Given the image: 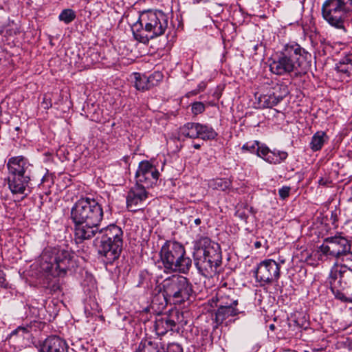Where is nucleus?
Returning <instances> with one entry per match:
<instances>
[{"label": "nucleus", "instance_id": "obj_24", "mask_svg": "<svg viewBox=\"0 0 352 352\" xmlns=\"http://www.w3.org/2000/svg\"><path fill=\"white\" fill-rule=\"evenodd\" d=\"M336 69L346 77L352 76V53L346 55L337 64Z\"/></svg>", "mask_w": 352, "mask_h": 352}, {"label": "nucleus", "instance_id": "obj_46", "mask_svg": "<svg viewBox=\"0 0 352 352\" xmlns=\"http://www.w3.org/2000/svg\"><path fill=\"white\" fill-rule=\"evenodd\" d=\"M270 328L271 329H273L274 328V324H271V325L270 326Z\"/></svg>", "mask_w": 352, "mask_h": 352}, {"label": "nucleus", "instance_id": "obj_35", "mask_svg": "<svg viewBox=\"0 0 352 352\" xmlns=\"http://www.w3.org/2000/svg\"><path fill=\"white\" fill-rule=\"evenodd\" d=\"M165 352H183V349L179 344L173 342L168 344Z\"/></svg>", "mask_w": 352, "mask_h": 352}, {"label": "nucleus", "instance_id": "obj_3", "mask_svg": "<svg viewBox=\"0 0 352 352\" xmlns=\"http://www.w3.org/2000/svg\"><path fill=\"white\" fill-rule=\"evenodd\" d=\"M168 17L160 10L142 12L138 21L131 25L134 38L140 43H148L151 38L161 36L168 28Z\"/></svg>", "mask_w": 352, "mask_h": 352}, {"label": "nucleus", "instance_id": "obj_1", "mask_svg": "<svg viewBox=\"0 0 352 352\" xmlns=\"http://www.w3.org/2000/svg\"><path fill=\"white\" fill-rule=\"evenodd\" d=\"M103 216L102 207L96 199L86 197L78 200L70 212L76 243L96 236Z\"/></svg>", "mask_w": 352, "mask_h": 352}, {"label": "nucleus", "instance_id": "obj_15", "mask_svg": "<svg viewBox=\"0 0 352 352\" xmlns=\"http://www.w3.org/2000/svg\"><path fill=\"white\" fill-rule=\"evenodd\" d=\"M148 197L146 188L137 184L128 192L126 201L129 210L135 212L141 209Z\"/></svg>", "mask_w": 352, "mask_h": 352}, {"label": "nucleus", "instance_id": "obj_30", "mask_svg": "<svg viewBox=\"0 0 352 352\" xmlns=\"http://www.w3.org/2000/svg\"><path fill=\"white\" fill-rule=\"evenodd\" d=\"M262 147H266L264 144H261L258 141H250L244 144L242 146V149L248 151L251 153H256L257 156L262 158L261 150Z\"/></svg>", "mask_w": 352, "mask_h": 352}, {"label": "nucleus", "instance_id": "obj_27", "mask_svg": "<svg viewBox=\"0 0 352 352\" xmlns=\"http://www.w3.org/2000/svg\"><path fill=\"white\" fill-rule=\"evenodd\" d=\"M135 76V87L138 90L145 91L151 89L153 86V82L150 80L148 76L142 75L139 73L134 74Z\"/></svg>", "mask_w": 352, "mask_h": 352}, {"label": "nucleus", "instance_id": "obj_41", "mask_svg": "<svg viewBox=\"0 0 352 352\" xmlns=\"http://www.w3.org/2000/svg\"><path fill=\"white\" fill-rule=\"evenodd\" d=\"M236 215L243 220H246L248 218V215L245 214L244 212H241L240 210H238L236 212Z\"/></svg>", "mask_w": 352, "mask_h": 352}, {"label": "nucleus", "instance_id": "obj_47", "mask_svg": "<svg viewBox=\"0 0 352 352\" xmlns=\"http://www.w3.org/2000/svg\"><path fill=\"white\" fill-rule=\"evenodd\" d=\"M319 183H320V184H323V183H322V180H320V181L319 182Z\"/></svg>", "mask_w": 352, "mask_h": 352}, {"label": "nucleus", "instance_id": "obj_11", "mask_svg": "<svg viewBox=\"0 0 352 352\" xmlns=\"http://www.w3.org/2000/svg\"><path fill=\"white\" fill-rule=\"evenodd\" d=\"M329 274L334 287H352V250L339 258L332 267Z\"/></svg>", "mask_w": 352, "mask_h": 352}, {"label": "nucleus", "instance_id": "obj_17", "mask_svg": "<svg viewBox=\"0 0 352 352\" xmlns=\"http://www.w3.org/2000/svg\"><path fill=\"white\" fill-rule=\"evenodd\" d=\"M217 307H236L238 300L235 298L234 291L222 287L219 289L217 296Z\"/></svg>", "mask_w": 352, "mask_h": 352}, {"label": "nucleus", "instance_id": "obj_40", "mask_svg": "<svg viewBox=\"0 0 352 352\" xmlns=\"http://www.w3.org/2000/svg\"><path fill=\"white\" fill-rule=\"evenodd\" d=\"M206 87V85L204 82H200L198 85V89L192 91V94L195 95V94H198L199 91L204 90Z\"/></svg>", "mask_w": 352, "mask_h": 352}, {"label": "nucleus", "instance_id": "obj_10", "mask_svg": "<svg viewBox=\"0 0 352 352\" xmlns=\"http://www.w3.org/2000/svg\"><path fill=\"white\" fill-rule=\"evenodd\" d=\"M352 248L351 241L341 233L324 239L317 251L320 260L336 259L343 256Z\"/></svg>", "mask_w": 352, "mask_h": 352}, {"label": "nucleus", "instance_id": "obj_8", "mask_svg": "<svg viewBox=\"0 0 352 352\" xmlns=\"http://www.w3.org/2000/svg\"><path fill=\"white\" fill-rule=\"evenodd\" d=\"M72 253L65 249L45 250L41 255V268L49 275L64 276L74 267Z\"/></svg>", "mask_w": 352, "mask_h": 352}, {"label": "nucleus", "instance_id": "obj_9", "mask_svg": "<svg viewBox=\"0 0 352 352\" xmlns=\"http://www.w3.org/2000/svg\"><path fill=\"white\" fill-rule=\"evenodd\" d=\"M160 292L166 302L181 303L188 298L192 288L188 279L180 275H172L165 278L160 285Z\"/></svg>", "mask_w": 352, "mask_h": 352}, {"label": "nucleus", "instance_id": "obj_32", "mask_svg": "<svg viewBox=\"0 0 352 352\" xmlns=\"http://www.w3.org/2000/svg\"><path fill=\"white\" fill-rule=\"evenodd\" d=\"M76 18V13L72 9L63 10L58 16L60 21H63L66 24L70 23Z\"/></svg>", "mask_w": 352, "mask_h": 352}, {"label": "nucleus", "instance_id": "obj_22", "mask_svg": "<svg viewBox=\"0 0 352 352\" xmlns=\"http://www.w3.org/2000/svg\"><path fill=\"white\" fill-rule=\"evenodd\" d=\"M161 342L151 340H144L140 343L136 352H164Z\"/></svg>", "mask_w": 352, "mask_h": 352}, {"label": "nucleus", "instance_id": "obj_23", "mask_svg": "<svg viewBox=\"0 0 352 352\" xmlns=\"http://www.w3.org/2000/svg\"><path fill=\"white\" fill-rule=\"evenodd\" d=\"M283 96H276L274 93L271 94L261 95L258 98V104L261 108H272L277 105Z\"/></svg>", "mask_w": 352, "mask_h": 352}, {"label": "nucleus", "instance_id": "obj_34", "mask_svg": "<svg viewBox=\"0 0 352 352\" xmlns=\"http://www.w3.org/2000/svg\"><path fill=\"white\" fill-rule=\"evenodd\" d=\"M191 109L195 115H197L204 111L205 105L201 102H195L192 104Z\"/></svg>", "mask_w": 352, "mask_h": 352}, {"label": "nucleus", "instance_id": "obj_7", "mask_svg": "<svg viewBox=\"0 0 352 352\" xmlns=\"http://www.w3.org/2000/svg\"><path fill=\"white\" fill-rule=\"evenodd\" d=\"M99 240L98 254L105 258L107 263H112L120 255L123 245V231L115 225L111 224L100 228L97 233Z\"/></svg>", "mask_w": 352, "mask_h": 352}, {"label": "nucleus", "instance_id": "obj_16", "mask_svg": "<svg viewBox=\"0 0 352 352\" xmlns=\"http://www.w3.org/2000/svg\"><path fill=\"white\" fill-rule=\"evenodd\" d=\"M262 159L271 164H280L284 162L288 157V153L276 148L270 149L268 146L262 147Z\"/></svg>", "mask_w": 352, "mask_h": 352}, {"label": "nucleus", "instance_id": "obj_20", "mask_svg": "<svg viewBox=\"0 0 352 352\" xmlns=\"http://www.w3.org/2000/svg\"><path fill=\"white\" fill-rule=\"evenodd\" d=\"M175 325L171 316L164 315L155 320V329L158 336H164L168 331H172Z\"/></svg>", "mask_w": 352, "mask_h": 352}, {"label": "nucleus", "instance_id": "obj_33", "mask_svg": "<svg viewBox=\"0 0 352 352\" xmlns=\"http://www.w3.org/2000/svg\"><path fill=\"white\" fill-rule=\"evenodd\" d=\"M28 331L24 327H18L14 330L10 335V340L12 342H16L18 340L24 339L25 336L28 335Z\"/></svg>", "mask_w": 352, "mask_h": 352}, {"label": "nucleus", "instance_id": "obj_5", "mask_svg": "<svg viewBox=\"0 0 352 352\" xmlns=\"http://www.w3.org/2000/svg\"><path fill=\"white\" fill-rule=\"evenodd\" d=\"M7 182L13 194L27 195L30 192V182L32 165L23 156H15L8 159Z\"/></svg>", "mask_w": 352, "mask_h": 352}, {"label": "nucleus", "instance_id": "obj_45", "mask_svg": "<svg viewBox=\"0 0 352 352\" xmlns=\"http://www.w3.org/2000/svg\"><path fill=\"white\" fill-rule=\"evenodd\" d=\"M193 147L195 148V149H199L200 148V144H195L193 145Z\"/></svg>", "mask_w": 352, "mask_h": 352}, {"label": "nucleus", "instance_id": "obj_44", "mask_svg": "<svg viewBox=\"0 0 352 352\" xmlns=\"http://www.w3.org/2000/svg\"><path fill=\"white\" fill-rule=\"evenodd\" d=\"M254 245H255V247H256V248H260V247H261V242L256 241V242L255 243Z\"/></svg>", "mask_w": 352, "mask_h": 352}, {"label": "nucleus", "instance_id": "obj_25", "mask_svg": "<svg viewBox=\"0 0 352 352\" xmlns=\"http://www.w3.org/2000/svg\"><path fill=\"white\" fill-rule=\"evenodd\" d=\"M199 123L188 122L180 128V133L186 138H199Z\"/></svg>", "mask_w": 352, "mask_h": 352}, {"label": "nucleus", "instance_id": "obj_26", "mask_svg": "<svg viewBox=\"0 0 352 352\" xmlns=\"http://www.w3.org/2000/svg\"><path fill=\"white\" fill-rule=\"evenodd\" d=\"M327 140L328 137L324 131H318L311 138L310 148L314 151H318L322 148Z\"/></svg>", "mask_w": 352, "mask_h": 352}, {"label": "nucleus", "instance_id": "obj_2", "mask_svg": "<svg viewBox=\"0 0 352 352\" xmlns=\"http://www.w3.org/2000/svg\"><path fill=\"white\" fill-rule=\"evenodd\" d=\"M311 56V54L297 43H287L270 59V71L277 76L297 74Z\"/></svg>", "mask_w": 352, "mask_h": 352}, {"label": "nucleus", "instance_id": "obj_29", "mask_svg": "<svg viewBox=\"0 0 352 352\" xmlns=\"http://www.w3.org/2000/svg\"><path fill=\"white\" fill-rule=\"evenodd\" d=\"M232 186V181L230 179L217 178L209 182V186L214 190H226Z\"/></svg>", "mask_w": 352, "mask_h": 352}, {"label": "nucleus", "instance_id": "obj_18", "mask_svg": "<svg viewBox=\"0 0 352 352\" xmlns=\"http://www.w3.org/2000/svg\"><path fill=\"white\" fill-rule=\"evenodd\" d=\"M41 352H67L65 342L58 336L45 339L41 349Z\"/></svg>", "mask_w": 352, "mask_h": 352}, {"label": "nucleus", "instance_id": "obj_38", "mask_svg": "<svg viewBox=\"0 0 352 352\" xmlns=\"http://www.w3.org/2000/svg\"><path fill=\"white\" fill-rule=\"evenodd\" d=\"M85 312H89V314H93V313H91L89 310V308L87 305L85 306ZM91 309L94 311V314L98 312V305L96 302L93 301V306L91 307Z\"/></svg>", "mask_w": 352, "mask_h": 352}, {"label": "nucleus", "instance_id": "obj_14", "mask_svg": "<svg viewBox=\"0 0 352 352\" xmlns=\"http://www.w3.org/2000/svg\"><path fill=\"white\" fill-rule=\"evenodd\" d=\"M159 175L160 173L155 166L148 161H142L135 173L136 184L148 188L157 184Z\"/></svg>", "mask_w": 352, "mask_h": 352}, {"label": "nucleus", "instance_id": "obj_12", "mask_svg": "<svg viewBox=\"0 0 352 352\" xmlns=\"http://www.w3.org/2000/svg\"><path fill=\"white\" fill-rule=\"evenodd\" d=\"M351 10L352 8L340 0H326L322 6V17L333 28L341 25Z\"/></svg>", "mask_w": 352, "mask_h": 352}, {"label": "nucleus", "instance_id": "obj_6", "mask_svg": "<svg viewBox=\"0 0 352 352\" xmlns=\"http://www.w3.org/2000/svg\"><path fill=\"white\" fill-rule=\"evenodd\" d=\"M160 260L166 272L187 274L192 260L186 255L184 246L175 241H167L161 248Z\"/></svg>", "mask_w": 352, "mask_h": 352}, {"label": "nucleus", "instance_id": "obj_19", "mask_svg": "<svg viewBox=\"0 0 352 352\" xmlns=\"http://www.w3.org/2000/svg\"><path fill=\"white\" fill-rule=\"evenodd\" d=\"M239 313V311L236 307H218L215 314L216 322L228 325L234 320L232 319L233 317L237 316Z\"/></svg>", "mask_w": 352, "mask_h": 352}, {"label": "nucleus", "instance_id": "obj_36", "mask_svg": "<svg viewBox=\"0 0 352 352\" xmlns=\"http://www.w3.org/2000/svg\"><path fill=\"white\" fill-rule=\"evenodd\" d=\"M148 78L150 80L153 82V86H155L157 84L158 82L162 80L163 76L160 72H154L153 74L150 75Z\"/></svg>", "mask_w": 352, "mask_h": 352}, {"label": "nucleus", "instance_id": "obj_39", "mask_svg": "<svg viewBox=\"0 0 352 352\" xmlns=\"http://www.w3.org/2000/svg\"><path fill=\"white\" fill-rule=\"evenodd\" d=\"M0 286L2 287H7V283L5 278V274L3 271L0 270Z\"/></svg>", "mask_w": 352, "mask_h": 352}, {"label": "nucleus", "instance_id": "obj_42", "mask_svg": "<svg viewBox=\"0 0 352 352\" xmlns=\"http://www.w3.org/2000/svg\"><path fill=\"white\" fill-rule=\"evenodd\" d=\"M340 1L344 2L345 4H346L349 7L352 8V0H340Z\"/></svg>", "mask_w": 352, "mask_h": 352}, {"label": "nucleus", "instance_id": "obj_48", "mask_svg": "<svg viewBox=\"0 0 352 352\" xmlns=\"http://www.w3.org/2000/svg\"><path fill=\"white\" fill-rule=\"evenodd\" d=\"M305 352H309V351H305Z\"/></svg>", "mask_w": 352, "mask_h": 352}, {"label": "nucleus", "instance_id": "obj_31", "mask_svg": "<svg viewBox=\"0 0 352 352\" xmlns=\"http://www.w3.org/2000/svg\"><path fill=\"white\" fill-rule=\"evenodd\" d=\"M334 28L340 31L344 38L352 39V21H349L345 19L342 20L341 25Z\"/></svg>", "mask_w": 352, "mask_h": 352}, {"label": "nucleus", "instance_id": "obj_4", "mask_svg": "<svg viewBox=\"0 0 352 352\" xmlns=\"http://www.w3.org/2000/svg\"><path fill=\"white\" fill-rule=\"evenodd\" d=\"M195 264L204 276L216 274L221 263V252L218 243L208 237H202L194 245Z\"/></svg>", "mask_w": 352, "mask_h": 352}, {"label": "nucleus", "instance_id": "obj_21", "mask_svg": "<svg viewBox=\"0 0 352 352\" xmlns=\"http://www.w3.org/2000/svg\"><path fill=\"white\" fill-rule=\"evenodd\" d=\"M329 281L331 287V289L333 294L335 295V297L337 299H339L343 302H352V296H351V288L352 287H347L344 288L342 287H334L333 284V279L331 277V275L329 274Z\"/></svg>", "mask_w": 352, "mask_h": 352}, {"label": "nucleus", "instance_id": "obj_28", "mask_svg": "<svg viewBox=\"0 0 352 352\" xmlns=\"http://www.w3.org/2000/svg\"><path fill=\"white\" fill-rule=\"evenodd\" d=\"M217 133L213 128L206 124H199V138L204 140H214L217 136Z\"/></svg>", "mask_w": 352, "mask_h": 352}, {"label": "nucleus", "instance_id": "obj_37", "mask_svg": "<svg viewBox=\"0 0 352 352\" xmlns=\"http://www.w3.org/2000/svg\"><path fill=\"white\" fill-rule=\"evenodd\" d=\"M290 188L288 186H283L278 190V194L282 199H285L289 195Z\"/></svg>", "mask_w": 352, "mask_h": 352}, {"label": "nucleus", "instance_id": "obj_43", "mask_svg": "<svg viewBox=\"0 0 352 352\" xmlns=\"http://www.w3.org/2000/svg\"><path fill=\"white\" fill-rule=\"evenodd\" d=\"M201 219L199 218H197L194 220V223L196 226H199L201 223Z\"/></svg>", "mask_w": 352, "mask_h": 352}, {"label": "nucleus", "instance_id": "obj_13", "mask_svg": "<svg viewBox=\"0 0 352 352\" xmlns=\"http://www.w3.org/2000/svg\"><path fill=\"white\" fill-rule=\"evenodd\" d=\"M280 265L274 260L261 261L255 271V277L261 285L277 281L280 277Z\"/></svg>", "mask_w": 352, "mask_h": 352}]
</instances>
